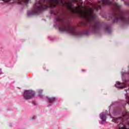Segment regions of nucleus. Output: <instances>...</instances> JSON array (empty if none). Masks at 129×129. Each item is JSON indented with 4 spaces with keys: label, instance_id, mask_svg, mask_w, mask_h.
Here are the masks:
<instances>
[{
    "label": "nucleus",
    "instance_id": "nucleus-1",
    "mask_svg": "<svg viewBox=\"0 0 129 129\" xmlns=\"http://www.w3.org/2000/svg\"><path fill=\"white\" fill-rule=\"evenodd\" d=\"M56 20L57 22L61 23L60 26L59 28L60 32L68 33L72 35V36H77L78 37H81L82 36V33L76 31L75 27L69 25V20L66 19V18L63 17L61 15H57L56 17Z\"/></svg>",
    "mask_w": 129,
    "mask_h": 129
},
{
    "label": "nucleus",
    "instance_id": "nucleus-2",
    "mask_svg": "<svg viewBox=\"0 0 129 129\" xmlns=\"http://www.w3.org/2000/svg\"><path fill=\"white\" fill-rule=\"evenodd\" d=\"M113 0H102V1H98V4L95 8H101L105 5H112L115 8H121V6L118 5V4L114 3H113Z\"/></svg>",
    "mask_w": 129,
    "mask_h": 129
},
{
    "label": "nucleus",
    "instance_id": "nucleus-3",
    "mask_svg": "<svg viewBox=\"0 0 129 129\" xmlns=\"http://www.w3.org/2000/svg\"><path fill=\"white\" fill-rule=\"evenodd\" d=\"M125 118H126V114L123 115L122 117H120L118 118H115L112 119V121L114 122H118V120H120V124L118 125V129H129L126 128L122 123L124 121Z\"/></svg>",
    "mask_w": 129,
    "mask_h": 129
},
{
    "label": "nucleus",
    "instance_id": "nucleus-4",
    "mask_svg": "<svg viewBox=\"0 0 129 129\" xmlns=\"http://www.w3.org/2000/svg\"><path fill=\"white\" fill-rule=\"evenodd\" d=\"M35 95L34 91L31 90H27L24 92V97L25 99H31Z\"/></svg>",
    "mask_w": 129,
    "mask_h": 129
},
{
    "label": "nucleus",
    "instance_id": "nucleus-5",
    "mask_svg": "<svg viewBox=\"0 0 129 129\" xmlns=\"http://www.w3.org/2000/svg\"><path fill=\"white\" fill-rule=\"evenodd\" d=\"M29 1L30 0H15V2L20 5H23V4H28Z\"/></svg>",
    "mask_w": 129,
    "mask_h": 129
},
{
    "label": "nucleus",
    "instance_id": "nucleus-6",
    "mask_svg": "<svg viewBox=\"0 0 129 129\" xmlns=\"http://www.w3.org/2000/svg\"><path fill=\"white\" fill-rule=\"evenodd\" d=\"M100 117L101 118V119H102V121L101 122V123H103V121H105V120H106V116L105 115V114L101 113L100 114Z\"/></svg>",
    "mask_w": 129,
    "mask_h": 129
},
{
    "label": "nucleus",
    "instance_id": "nucleus-7",
    "mask_svg": "<svg viewBox=\"0 0 129 129\" xmlns=\"http://www.w3.org/2000/svg\"><path fill=\"white\" fill-rule=\"evenodd\" d=\"M115 86L116 87H117V88H120L121 89L122 88H125V87H126L125 86L122 85L121 83L119 82H117Z\"/></svg>",
    "mask_w": 129,
    "mask_h": 129
},
{
    "label": "nucleus",
    "instance_id": "nucleus-8",
    "mask_svg": "<svg viewBox=\"0 0 129 129\" xmlns=\"http://www.w3.org/2000/svg\"><path fill=\"white\" fill-rule=\"evenodd\" d=\"M48 100L49 101V102H50V103H52V102H54V101L56 100V98L55 97L48 98Z\"/></svg>",
    "mask_w": 129,
    "mask_h": 129
},
{
    "label": "nucleus",
    "instance_id": "nucleus-9",
    "mask_svg": "<svg viewBox=\"0 0 129 129\" xmlns=\"http://www.w3.org/2000/svg\"><path fill=\"white\" fill-rule=\"evenodd\" d=\"M51 14H53L55 16H57V15H58V12H55V11H51Z\"/></svg>",
    "mask_w": 129,
    "mask_h": 129
},
{
    "label": "nucleus",
    "instance_id": "nucleus-10",
    "mask_svg": "<svg viewBox=\"0 0 129 129\" xmlns=\"http://www.w3.org/2000/svg\"><path fill=\"white\" fill-rule=\"evenodd\" d=\"M83 34H84V35H88V31H85L83 33Z\"/></svg>",
    "mask_w": 129,
    "mask_h": 129
},
{
    "label": "nucleus",
    "instance_id": "nucleus-11",
    "mask_svg": "<svg viewBox=\"0 0 129 129\" xmlns=\"http://www.w3.org/2000/svg\"><path fill=\"white\" fill-rule=\"evenodd\" d=\"M3 2H4L5 3H8L9 2H10L11 0H2Z\"/></svg>",
    "mask_w": 129,
    "mask_h": 129
},
{
    "label": "nucleus",
    "instance_id": "nucleus-12",
    "mask_svg": "<svg viewBox=\"0 0 129 129\" xmlns=\"http://www.w3.org/2000/svg\"><path fill=\"white\" fill-rule=\"evenodd\" d=\"M41 1H63V0H41Z\"/></svg>",
    "mask_w": 129,
    "mask_h": 129
},
{
    "label": "nucleus",
    "instance_id": "nucleus-13",
    "mask_svg": "<svg viewBox=\"0 0 129 129\" xmlns=\"http://www.w3.org/2000/svg\"><path fill=\"white\" fill-rule=\"evenodd\" d=\"M127 98L128 99L127 103L129 104V97H127Z\"/></svg>",
    "mask_w": 129,
    "mask_h": 129
},
{
    "label": "nucleus",
    "instance_id": "nucleus-14",
    "mask_svg": "<svg viewBox=\"0 0 129 129\" xmlns=\"http://www.w3.org/2000/svg\"><path fill=\"white\" fill-rule=\"evenodd\" d=\"M82 72H85V70H84V69L82 70Z\"/></svg>",
    "mask_w": 129,
    "mask_h": 129
},
{
    "label": "nucleus",
    "instance_id": "nucleus-15",
    "mask_svg": "<svg viewBox=\"0 0 129 129\" xmlns=\"http://www.w3.org/2000/svg\"><path fill=\"white\" fill-rule=\"evenodd\" d=\"M126 123H127V124L128 125H129V122H128V121H127V122H126Z\"/></svg>",
    "mask_w": 129,
    "mask_h": 129
},
{
    "label": "nucleus",
    "instance_id": "nucleus-16",
    "mask_svg": "<svg viewBox=\"0 0 129 129\" xmlns=\"http://www.w3.org/2000/svg\"><path fill=\"white\" fill-rule=\"evenodd\" d=\"M41 92H41V91H39V93H41Z\"/></svg>",
    "mask_w": 129,
    "mask_h": 129
}]
</instances>
